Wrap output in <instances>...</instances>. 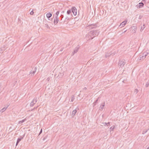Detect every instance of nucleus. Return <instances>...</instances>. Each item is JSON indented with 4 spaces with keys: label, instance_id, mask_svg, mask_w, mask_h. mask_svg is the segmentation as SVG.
I'll return each mask as SVG.
<instances>
[{
    "label": "nucleus",
    "instance_id": "dca6fc26",
    "mask_svg": "<svg viewBox=\"0 0 149 149\" xmlns=\"http://www.w3.org/2000/svg\"><path fill=\"white\" fill-rule=\"evenodd\" d=\"M23 139V137L19 138L17 139L16 145V146H17L19 142Z\"/></svg>",
    "mask_w": 149,
    "mask_h": 149
},
{
    "label": "nucleus",
    "instance_id": "cd10ccee",
    "mask_svg": "<svg viewBox=\"0 0 149 149\" xmlns=\"http://www.w3.org/2000/svg\"><path fill=\"white\" fill-rule=\"evenodd\" d=\"M109 122L107 123H102L104 125H107V126H108V124H109Z\"/></svg>",
    "mask_w": 149,
    "mask_h": 149
},
{
    "label": "nucleus",
    "instance_id": "20e7f679",
    "mask_svg": "<svg viewBox=\"0 0 149 149\" xmlns=\"http://www.w3.org/2000/svg\"><path fill=\"white\" fill-rule=\"evenodd\" d=\"M80 46L79 45H78L74 49L73 52L72 53V56H73L74 54L77 53L79 49V48Z\"/></svg>",
    "mask_w": 149,
    "mask_h": 149
},
{
    "label": "nucleus",
    "instance_id": "4468645a",
    "mask_svg": "<svg viewBox=\"0 0 149 149\" xmlns=\"http://www.w3.org/2000/svg\"><path fill=\"white\" fill-rule=\"evenodd\" d=\"M105 102H103V103L100 105V107L99 108L100 110H102L104 108V107L105 106Z\"/></svg>",
    "mask_w": 149,
    "mask_h": 149
},
{
    "label": "nucleus",
    "instance_id": "ddd939ff",
    "mask_svg": "<svg viewBox=\"0 0 149 149\" xmlns=\"http://www.w3.org/2000/svg\"><path fill=\"white\" fill-rule=\"evenodd\" d=\"M125 63L124 61H120L118 63V64L120 66V67H122L124 65Z\"/></svg>",
    "mask_w": 149,
    "mask_h": 149
},
{
    "label": "nucleus",
    "instance_id": "58836bf2",
    "mask_svg": "<svg viewBox=\"0 0 149 149\" xmlns=\"http://www.w3.org/2000/svg\"><path fill=\"white\" fill-rule=\"evenodd\" d=\"M24 122H19L18 123L19 124H21V123H23Z\"/></svg>",
    "mask_w": 149,
    "mask_h": 149
},
{
    "label": "nucleus",
    "instance_id": "423d86ee",
    "mask_svg": "<svg viewBox=\"0 0 149 149\" xmlns=\"http://www.w3.org/2000/svg\"><path fill=\"white\" fill-rule=\"evenodd\" d=\"M92 36L90 34V33L88 34H87L86 35V37L87 38L88 40H92L93 38L95 37V36L92 37Z\"/></svg>",
    "mask_w": 149,
    "mask_h": 149
},
{
    "label": "nucleus",
    "instance_id": "de8ad7c7",
    "mask_svg": "<svg viewBox=\"0 0 149 149\" xmlns=\"http://www.w3.org/2000/svg\"><path fill=\"white\" fill-rule=\"evenodd\" d=\"M64 11H63L62 12V13H64Z\"/></svg>",
    "mask_w": 149,
    "mask_h": 149
},
{
    "label": "nucleus",
    "instance_id": "c9c22d12",
    "mask_svg": "<svg viewBox=\"0 0 149 149\" xmlns=\"http://www.w3.org/2000/svg\"><path fill=\"white\" fill-rule=\"evenodd\" d=\"M63 49H64V48H62L60 50V51H61V52L63 50Z\"/></svg>",
    "mask_w": 149,
    "mask_h": 149
},
{
    "label": "nucleus",
    "instance_id": "c756f323",
    "mask_svg": "<svg viewBox=\"0 0 149 149\" xmlns=\"http://www.w3.org/2000/svg\"><path fill=\"white\" fill-rule=\"evenodd\" d=\"M138 89H135L134 90V93L136 94L138 93Z\"/></svg>",
    "mask_w": 149,
    "mask_h": 149
},
{
    "label": "nucleus",
    "instance_id": "a18cd8bd",
    "mask_svg": "<svg viewBox=\"0 0 149 149\" xmlns=\"http://www.w3.org/2000/svg\"><path fill=\"white\" fill-rule=\"evenodd\" d=\"M126 31H127V30H124V31L123 32L124 33Z\"/></svg>",
    "mask_w": 149,
    "mask_h": 149
},
{
    "label": "nucleus",
    "instance_id": "2f4dec72",
    "mask_svg": "<svg viewBox=\"0 0 149 149\" xmlns=\"http://www.w3.org/2000/svg\"><path fill=\"white\" fill-rule=\"evenodd\" d=\"M33 10H32L31 12L30 13V14L31 15H32L34 14V12L33 11Z\"/></svg>",
    "mask_w": 149,
    "mask_h": 149
},
{
    "label": "nucleus",
    "instance_id": "09e8293b",
    "mask_svg": "<svg viewBox=\"0 0 149 149\" xmlns=\"http://www.w3.org/2000/svg\"><path fill=\"white\" fill-rule=\"evenodd\" d=\"M147 149H149V146L148 148H147Z\"/></svg>",
    "mask_w": 149,
    "mask_h": 149
},
{
    "label": "nucleus",
    "instance_id": "412c9836",
    "mask_svg": "<svg viewBox=\"0 0 149 149\" xmlns=\"http://www.w3.org/2000/svg\"><path fill=\"white\" fill-rule=\"evenodd\" d=\"M8 106H7V107H4L0 111V112L1 113H2V112H3L5 111L6 110V109L8 107Z\"/></svg>",
    "mask_w": 149,
    "mask_h": 149
},
{
    "label": "nucleus",
    "instance_id": "473e14b6",
    "mask_svg": "<svg viewBox=\"0 0 149 149\" xmlns=\"http://www.w3.org/2000/svg\"><path fill=\"white\" fill-rule=\"evenodd\" d=\"M143 17V16L141 15H139V19H141L142 17Z\"/></svg>",
    "mask_w": 149,
    "mask_h": 149
},
{
    "label": "nucleus",
    "instance_id": "72a5a7b5",
    "mask_svg": "<svg viewBox=\"0 0 149 149\" xmlns=\"http://www.w3.org/2000/svg\"><path fill=\"white\" fill-rule=\"evenodd\" d=\"M42 129L41 128L40 130V131L39 132V134L38 135H40L42 133Z\"/></svg>",
    "mask_w": 149,
    "mask_h": 149
},
{
    "label": "nucleus",
    "instance_id": "ea45409f",
    "mask_svg": "<svg viewBox=\"0 0 149 149\" xmlns=\"http://www.w3.org/2000/svg\"><path fill=\"white\" fill-rule=\"evenodd\" d=\"M25 120H26V119H25L24 120H22L21 121H25Z\"/></svg>",
    "mask_w": 149,
    "mask_h": 149
},
{
    "label": "nucleus",
    "instance_id": "5701e85b",
    "mask_svg": "<svg viewBox=\"0 0 149 149\" xmlns=\"http://www.w3.org/2000/svg\"><path fill=\"white\" fill-rule=\"evenodd\" d=\"M74 98H74V95H72V97H71V101L72 102L74 101Z\"/></svg>",
    "mask_w": 149,
    "mask_h": 149
},
{
    "label": "nucleus",
    "instance_id": "49530a36",
    "mask_svg": "<svg viewBox=\"0 0 149 149\" xmlns=\"http://www.w3.org/2000/svg\"><path fill=\"white\" fill-rule=\"evenodd\" d=\"M126 31H127V30H124V31L123 32L124 33Z\"/></svg>",
    "mask_w": 149,
    "mask_h": 149
},
{
    "label": "nucleus",
    "instance_id": "f257e3e1",
    "mask_svg": "<svg viewBox=\"0 0 149 149\" xmlns=\"http://www.w3.org/2000/svg\"><path fill=\"white\" fill-rule=\"evenodd\" d=\"M90 34L92 36H95V37L96 36V35H98L99 34V32H97V31H91L90 32Z\"/></svg>",
    "mask_w": 149,
    "mask_h": 149
},
{
    "label": "nucleus",
    "instance_id": "a211bd4d",
    "mask_svg": "<svg viewBox=\"0 0 149 149\" xmlns=\"http://www.w3.org/2000/svg\"><path fill=\"white\" fill-rule=\"evenodd\" d=\"M139 5H138V6L139 8H141L142 7H143L144 6V5L143 3V2H140V3H139Z\"/></svg>",
    "mask_w": 149,
    "mask_h": 149
},
{
    "label": "nucleus",
    "instance_id": "4be33fe9",
    "mask_svg": "<svg viewBox=\"0 0 149 149\" xmlns=\"http://www.w3.org/2000/svg\"><path fill=\"white\" fill-rule=\"evenodd\" d=\"M144 26H145V24H143V26H141V29H140V31H142L144 29V28L145 27Z\"/></svg>",
    "mask_w": 149,
    "mask_h": 149
},
{
    "label": "nucleus",
    "instance_id": "c85d7f7f",
    "mask_svg": "<svg viewBox=\"0 0 149 149\" xmlns=\"http://www.w3.org/2000/svg\"><path fill=\"white\" fill-rule=\"evenodd\" d=\"M149 86V82H147L146 84V87H148Z\"/></svg>",
    "mask_w": 149,
    "mask_h": 149
},
{
    "label": "nucleus",
    "instance_id": "f3484780",
    "mask_svg": "<svg viewBox=\"0 0 149 149\" xmlns=\"http://www.w3.org/2000/svg\"><path fill=\"white\" fill-rule=\"evenodd\" d=\"M5 50V47L4 46L1 47L0 49V54L2 53Z\"/></svg>",
    "mask_w": 149,
    "mask_h": 149
},
{
    "label": "nucleus",
    "instance_id": "aec40b11",
    "mask_svg": "<svg viewBox=\"0 0 149 149\" xmlns=\"http://www.w3.org/2000/svg\"><path fill=\"white\" fill-rule=\"evenodd\" d=\"M99 98V97H98L97 98V100L93 103V107H94L96 105V104L97 103V102Z\"/></svg>",
    "mask_w": 149,
    "mask_h": 149
},
{
    "label": "nucleus",
    "instance_id": "f704fd0d",
    "mask_svg": "<svg viewBox=\"0 0 149 149\" xmlns=\"http://www.w3.org/2000/svg\"><path fill=\"white\" fill-rule=\"evenodd\" d=\"M142 56H141V55H140L139 58V59L140 60H141L142 59Z\"/></svg>",
    "mask_w": 149,
    "mask_h": 149
},
{
    "label": "nucleus",
    "instance_id": "6e6552de",
    "mask_svg": "<svg viewBox=\"0 0 149 149\" xmlns=\"http://www.w3.org/2000/svg\"><path fill=\"white\" fill-rule=\"evenodd\" d=\"M79 110V108L78 107H77L75 110L73 111L71 114V116L72 117H73L74 116L75 114L77 112V110Z\"/></svg>",
    "mask_w": 149,
    "mask_h": 149
},
{
    "label": "nucleus",
    "instance_id": "9d476101",
    "mask_svg": "<svg viewBox=\"0 0 149 149\" xmlns=\"http://www.w3.org/2000/svg\"><path fill=\"white\" fill-rule=\"evenodd\" d=\"M115 54H113V53H112L111 51L109 52H107L105 55V57L106 58L110 56L111 55H114Z\"/></svg>",
    "mask_w": 149,
    "mask_h": 149
},
{
    "label": "nucleus",
    "instance_id": "f03ea898",
    "mask_svg": "<svg viewBox=\"0 0 149 149\" xmlns=\"http://www.w3.org/2000/svg\"><path fill=\"white\" fill-rule=\"evenodd\" d=\"M98 23L95 24H92L89 25L88 26V27L91 29H93L94 28H96L98 26Z\"/></svg>",
    "mask_w": 149,
    "mask_h": 149
},
{
    "label": "nucleus",
    "instance_id": "9b49d317",
    "mask_svg": "<svg viewBox=\"0 0 149 149\" xmlns=\"http://www.w3.org/2000/svg\"><path fill=\"white\" fill-rule=\"evenodd\" d=\"M37 69L36 68H34V70H33V68L32 70H31V71L30 72L29 74L32 73L31 76H33L36 72Z\"/></svg>",
    "mask_w": 149,
    "mask_h": 149
},
{
    "label": "nucleus",
    "instance_id": "4c0bfd02",
    "mask_svg": "<svg viewBox=\"0 0 149 149\" xmlns=\"http://www.w3.org/2000/svg\"><path fill=\"white\" fill-rule=\"evenodd\" d=\"M126 80H125L124 79L123 81V82H124V83H125V81H126Z\"/></svg>",
    "mask_w": 149,
    "mask_h": 149
},
{
    "label": "nucleus",
    "instance_id": "0eeeda50",
    "mask_svg": "<svg viewBox=\"0 0 149 149\" xmlns=\"http://www.w3.org/2000/svg\"><path fill=\"white\" fill-rule=\"evenodd\" d=\"M37 102L36 98H34L31 102L30 104V107H33L34 105Z\"/></svg>",
    "mask_w": 149,
    "mask_h": 149
},
{
    "label": "nucleus",
    "instance_id": "39448f33",
    "mask_svg": "<svg viewBox=\"0 0 149 149\" xmlns=\"http://www.w3.org/2000/svg\"><path fill=\"white\" fill-rule=\"evenodd\" d=\"M43 24H44L45 25V26L48 28V29H49L50 27L47 24V23L48 22V21H47L46 19H45L43 21Z\"/></svg>",
    "mask_w": 149,
    "mask_h": 149
},
{
    "label": "nucleus",
    "instance_id": "7c9ffc66",
    "mask_svg": "<svg viewBox=\"0 0 149 149\" xmlns=\"http://www.w3.org/2000/svg\"><path fill=\"white\" fill-rule=\"evenodd\" d=\"M146 54V52H144V53L143 54V56H145V57H146V56H147Z\"/></svg>",
    "mask_w": 149,
    "mask_h": 149
},
{
    "label": "nucleus",
    "instance_id": "a878e982",
    "mask_svg": "<svg viewBox=\"0 0 149 149\" xmlns=\"http://www.w3.org/2000/svg\"><path fill=\"white\" fill-rule=\"evenodd\" d=\"M148 130H144L143 131L142 134H144L146 133L148 131Z\"/></svg>",
    "mask_w": 149,
    "mask_h": 149
},
{
    "label": "nucleus",
    "instance_id": "2eb2a0df",
    "mask_svg": "<svg viewBox=\"0 0 149 149\" xmlns=\"http://www.w3.org/2000/svg\"><path fill=\"white\" fill-rule=\"evenodd\" d=\"M67 13L68 15H70L71 17V16H72V10H71L70 9L68 10L67 12Z\"/></svg>",
    "mask_w": 149,
    "mask_h": 149
},
{
    "label": "nucleus",
    "instance_id": "6ab92c4d",
    "mask_svg": "<svg viewBox=\"0 0 149 149\" xmlns=\"http://www.w3.org/2000/svg\"><path fill=\"white\" fill-rule=\"evenodd\" d=\"M52 16V14L50 13H47V17L48 18L49 20V18L51 17Z\"/></svg>",
    "mask_w": 149,
    "mask_h": 149
},
{
    "label": "nucleus",
    "instance_id": "bb28decb",
    "mask_svg": "<svg viewBox=\"0 0 149 149\" xmlns=\"http://www.w3.org/2000/svg\"><path fill=\"white\" fill-rule=\"evenodd\" d=\"M64 17V16H63V15H61L60 16V18H61V19H60V20H61L63 19V17Z\"/></svg>",
    "mask_w": 149,
    "mask_h": 149
},
{
    "label": "nucleus",
    "instance_id": "c03bdc74",
    "mask_svg": "<svg viewBox=\"0 0 149 149\" xmlns=\"http://www.w3.org/2000/svg\"><path fill=\"white\" fill-rule=\"evenodd\" d=\"M38 107V106H37V107H35L34 108V109H36V108Z\"/></svg>",
    "mask_w": 149,
    "mask_h": 149
},
{
    "label": "nucleus",
    "instance_id": "393cba45",
    "mask_svg": "<svg viewBox=\"0 0 149 149\" xmlns=\"http://www.w3.org/2000/svg\"><path fill=\"white\" fill-rule=\"evenodd\" d=\"M59 11H57L56 13V15H55V16H56L57 17H58V15L59 14Z\"/></svg>",
    "mask_w": 149,
    "mask_h": 149
},
{
    "label": "nucleus",
    "instance_id": "7ed1b4c3",
    "mask_svg": "<svg viewBox=\"0 0 149 149\" xmlns=\"http://www.w3.org/2000/svg\"><path fill=\"white\" fill-rule=\"evenodd\" d=\"M72 12L74 15L75 16L77 14V10L76 8L75 7H72L71 8Z\"/></svg>",
    "mask_w": 149,
    "mask_h": 149
},
{
    "label": "nucleus",
    "instance_id": "f8f14e48",
    "mask_svg": "<svg viewBox=\"0 0 149 149\" xmlns=\"http://www.w3.org/2000/svg\"><path fill=\"white\" fill-rule=\"evenodd\" d=\"M127 21H125L122 22L119 25V27H120V28L124 26L127 23Z\"/></svg>",
    "mask_w": 149,
    "mask_h": 149
},
{
    "label": "nucleus",
    "instance_id": "37998d69",
    "mask_svg": "<svg viewBox=\"0 0 149 149\" xmlns=\"http://www.w3.org/2000/svg\"><path fill=\"white\" fill-rule=\"evenodd\" d=\"M68 17H66L65 18V19H68Z\"/></svg>",
    "mask_w": 149,
    "mask_h": 149
},
{
    "label": "nucleus",
    "instance_id": "b1692460",
    "mask_svg": "<svg viewBox=\"0 0 149 149\" xmlns=\"http://www.w3.org/2000/svg\"><path fill=\"white\" fill-rule=\"evenodd\" d=\"M115 128V126H113L110 128V130L111 131H113L114 129Z\"/></svg>",
    "mask_w": 149,
    "mask_h": 149
},
{
    "label": "nucleus",
    "instance_id": "79ce46f5",
    "mask_svg": "<svg viewBox=\"0 0 149 149\" xmlns=\"http://www.w3.org/2000/svg\"><path fill=\"white\" fill-rule=\"evenodd\" d=\"M146 52V54L147 55H148V52Z\"/></svg>",
    "mask_w": 149,
    "mask_h": 149
},
{
    "label": "nucleus",
    "instance_id": "e433bc0d",
    "mask_svg": "<svg viewBox=\"0 0 149 149\" xmlns=\"http://www.w3.org/2000/svg\"><path fill=\"white\" fill-rule=\"evenodd\" d=\"M146 58V57H145V56H142V60H143V59L145 58Z\"/></svg>",
    "mask_w": 149,
    "mask_h": 149
},
{
    "label": "nucleus",
    "instance_id": "a19ab883",
    "mask_svg": "<svg viewBox=\"0 0 149 149\" xmlns=\"http://www.w3.org/2000/svg\"><path fill=\"white\" fill-rule=\"evenodd\" d=\"M86 87H84V88H83V90H86Z\"/></svg>",
    "mask_w": 149,
    "mask_h": 149
},
{
    "label": "nucleus",
    "instance_id": "1a4fd4ad",
    "mask_svg": "<svg viewBox=\"0 0 149 149\" xmlns=\"http://www.w3.org/2000/svg\"><path fill=\"white\" fill-rule=\"evenodd\" d=\"M59 19L58 17L55 16L54 21V23L55 25H56L58 23L59 21Z\"/></svg>",
    "mask_w": 149,
    "mask_h": 149
}]
</instances>
